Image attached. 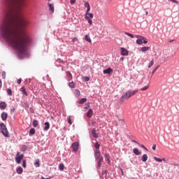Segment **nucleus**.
Instances as JSON below:
<instances>
[{
    "label": "nucleus",
    "instance_id": "59",
    "mask_svg": "<svg viewBox=\"0 0 179 179\" xmlns=\"http://www.w3.org/2000/svg\"><path fill=\"white\" fill-rule=\"evenodd\" d=\"M1 87H2V80H1V79H0V89H1Z\"/></svg>",
    "mask_w": 179,
    "mask_h": 179
},
{
    "label": "nucleus",
    "instance_id": "63",
    "mask_svg": "<svg viewBox=\"0 0 179 179\" xmlns=\"http://www.w3.org/2000/svg\"><path fill=\"white\" fill-rule=\"evenodd\" d=\"M145 15H146V16H148V15H149V12L146 11Z\"/></svg>",
    "mask_w": 179,
    "mask_h": 179
},
{
    "label": "nucleus",
    "instance_id": "38",
    "mask_svg": "<svg viewBox=\"0 0 179 179\" xmlns=\"http://www.w3.org/2000/svg\"><path fill=\"white\" fill-rule=\"evenodd\" d=\"M6 92H7L8 96H12V90H10V89H7V90H6Z\"/></svg>",
    "mask_w": 179,
    "mask_h": 179
},
{
    "label": "nucleus",
    "instance_id": "45",
    "mask_svg": "<svg viewBox=\"0 0 179 179\" xmlns=\"http://www.w3.org/2000/svg\"><path fill=\"white\" fill-rule=\"evenodd\" d=\"M95 148H96V149H99V148H100V144L98 143V142H96V143H95Z\"/></svg>",
    "mask_w": 179,
    "mask_h": 179
},
{
    "label": "nucleus",
    "instance_id": "5",
    "mask_svg": "<svg viewBox=\"0 0 179 179\" xmlns=\"http://www.w3.org/2000/svg\"><path fill=\"white\" fill-rule=\"evenodd\" d=\"M71 148H73V152H78V150H79V143H73L71 145Z\"/></svg>",
    "mask_w": 179,
    "mask_h": 179
},
{
    "label": "nucleus",
    "instance_id": "35",
    "mask_svg": "<svg viewBox=\"0 0 179 179\" xmlns=\"http://www.w3.org/2000/svg\"><path fill=\"white\" fill-rule=\"evenodd\" d=\"M149 89V85H147L143 88H141V92H145V90H148Z\"/></svg>",
    "mask_w": 179,
    "mask_h": 179
},
{
    "label": "nucleus",
    "instance_id": "7",
    "mask_svg": "<svg viewBox=\"0 0 179 179\" xmlns=\"http://www.w3.org/2000/svg\"><path fill=\"white\" fill-rule=\"evenodd\" d=\"M120 54L121 55L127 56L128 55V50L125 49L124 48H121L120 49Z\"/></svg>",
    "mask_w": 179,
    "mask_h": 179
},
{
    "label": "nucleus",
    "instance_id": "12",
    "mask_svg": "<svg viewBox=\"0 0 179 179\" xmlns=\"http://www.w3.org/2000/svg\"><path fill=\"white\" fill-rule=\"evenodd\" d=\"M154 160H155V162H158L159 163H162V162H166V159L165 158H157V157H154Z\"/></svg>",
    "mask_w": 179,
    "mask_h": 179
},
{
    "label": "nucleus",
    "instance_id": "19",
    "mask_svg": "<svg viewBox=\"0 0 179 179\" xmlns=\"http://www.w3.org/2000/svg\"><path fill=\"white\" fill-rule=\"evenodd\" d=\"M133 152L134 155H136L137 156H139V155H141V152H139V150H138V148H134L133 150Z\"/></svg>",
    "mask_w": 179,
    "mask_h": 179
},
{
    "label": "nucleus",
    "instance_id": "57",
    "mask_svg": "<svg viewBox=\"0 0 179 179\" xmlns=\"http://www.w3.org/2000/svg\"><path fill=\"white\" fill-rule=\"evenodd\" d=\"M169 1H171V2H173L174 3H178V1L176 0H169Z\"/></svg>",
    "mask_w": 179,
    "mask_h": 179
},
{
    "label": "nucleus",
    "instance_id": "33",
    "mask_svg": "<svg viewBox=\"0 0 179 179\" xmlns=\"http://www.w3.org/2000/svg\"><path fill=\"white\" fill-rule=\"evenodd\" d=\"M69 87H71L72 89H75V83L73 82H71L69 84Z\"/></svg>",
    "mask_w": 179,
    "mask_h": 179
},
{
    "label": "nucleus",
    "instance_id": "11",
    "mask_svg": "<svg viewBox=\"0 0 179 179\" xmlns=\"http://www.w3.org/2000/svg\"><path fill=\"white\" fill-rule=\"evenodd\" d=\"M92 116H93V110L89 109V110L87 113V117H88V118H92Z\"/></svg>",
    "mask_w": 179,
    "mask_h": 179
},
{
    "label": "nucleus",
    "instance_id": "52",
    "mask_svg": "<svg viewBox=\"0 0 179 179\" xmlns=\"http://www.w3.org/2000/svg\"><path fill=\"white\" fill-rule=\"evenodd\" d=\"M76 2V0H70V3L73 5V3H75Z\"/></svg>",
    "mask_w": 179,
    "mask_h": 179
},
{
    "label": "nucleus",
    "instance_id": "24",
    "mask_svg": "<svg viewBox=\"0 0 179 179\" xmlns=\"http://www.w3.org/2000/svg\"><path fill=\"white\" fill-rule=\"evenodd\" d=\"M35 167H40V159H36V162L34 163Z\"/></svg>",
    "mask_w": 179,
    "mask_h": 179
},
{
    "label": "nucleus",
    "instance_id": "49",
    "mask_svg": "<svg viewBox=\"0 0 179 179\" xmlns=\"http://www.w3.org/2000/svg\"><path fill=\"white\" fill-rule=\"evenodd\" d=\"M72 41L73 43H76V41H78V38H73Z\"/></svg>",
    "mask_w": 179,
    "mask_h": 179
},
{
    "label": "nucleus",
    "instance_id": "10",
    "mask_svg": "<svg viewBox=\"0 0 179 179\" xmlns=\"http://www.w3.org/2000/svg\"><path fill=\"white\" fill-rule=\"evenodd\" d=\"M92 135L93 138H99V134H97V131L94 129H93L92 131Z\"/></svg>",
    "mask_w": 179,
    "mask_h": 179
},
{
    "label": "nucleus",
    "instance_id": "41",
    "mask_svg": "<svg viewBox=\"0 0 179 179\" xmlns=\"http://www.w3.org/2000/svg\"><path fill=\"white\" fill-rule=\"evenodd\" d=\"M1 76H2L3 79H6V73L5 71H3L2 73H1Z\"/></svg>",
    "mask_w": 179,
    "mask_h": 179
},
{
    "label": "nucleus",
    "instance_id": "42",
    "mask_svg": "<svg viewBox=\"0 0 179 179\" xmlns=\"http://www.w3.org/2000/svg\"><path fill=\"white\" fill-rule=\"evenodd\" d=\"M68 122L70 125H72V119H71V116L68 117Z\"/></svg>",
    "mask_w": 179,
    "mask_h": 179
},
{
    "label": "nucleus",
    "instance_id": "58",
    "mask_svg": "<svg viewBox=\"0 0 179 179\" xmlns=\"http://www.w3.org/2000/svg\"><path fill=\"white\" fill-rule=\"evenodd\" d=\"M41 179H51V177H49V178H44L43 176H42Z\"/></svg>",
    "mask_w": 179,
    "mask_h": 179
},
{
    "label": "nucleus",
    "instance_id": "25",
    "mask_svg": "<svg viewBox=\"0 0 179 179\" xmlns=\"http://www.w3.org/2000/svg\"><path fill=\"white\" fill-rule=\"evenodd\" d=\"M136 43L139 45H142L143 44V41H142V38H140L139 39L136 40Z\"/></svg>",
    "mask_w": 179,
    "mask_h": 179
},
{
    "label": "nucleus",
    "instance_id": "30",
    "mask_svg": "<svg viewBox=\"0 0 179 179\" xmlns=\"http://www.w3.org/2000/svg\"><path fill=\"white\" fill-rule=\"evenodd\" d=\"M32 125H33V127H34V128L37 127V126L38 125V122H37V120H34L32 122Z\"/></svg>",
    "mask_w": 179,
    "mask_h": 179
},
{
    "label": "nucleus",
    "instance_id": "34",
    "mask_svg": "<svg viewBox=\"0 0 179 179\" xmlns=\"http://www.w3.org/2000/svg\"><path fill=\"white\" fill-rule=\"evenodd\" d=\"M154 64H155V60H152V61L149 63V64H148V68H152V66H153Z\"/></svg>",
    "mask_w": 179,
    "mask_h": 179
},
{
    "label": "nucleus",
    "instance_id": "29",
    "mask_svg": "<svg viewBox=\"0 0 179 179\" xmlns=\"http://www.w3.org/2000/svg\"><path fill=\"white\" fill-rule=\"evenodd\" d=\"M17 174H22V173H23V169L20 166V167L17 169Z\"/></svg>",
    "mask_w": 179,
    "mask_h": 179
},
{
    "label": "nucleus",
    "instance_id": "47",
    "mask_svg": "<svg viewBox=\"0 0 179 179\" xmlns=\"http://www.w3.org/2000/svg\"><path fill=\"white\" fill-rule=\"evenodd\" d=\"M90 107V103H85V108L87 109V108H89Z\"/></svg>",
    "mask_w": 179,
    "mask_h": 179
},
{
    "label": "nucleus",
    "instance_id": "21",
    "mask_svg": "<svg viewBox=\"0 0 179 179\" xmlns=\"http://www.w3.org/2000/svg\"><path fill=\"white\" fill-rule=\"evenodd\" d=\"M104 160V159L103 158V157H101L99 160L98 161V167H101V164L103 163V161Z\"/></svg>",
    "mask_w": 179,
    "mask_h": 179
},
{
    "label": "nucleus",
    "instance_id": "14",
    "mask_svg": "<svg viewBox=\"0 0 179 179\" xmlns=\"http://www.w3.org/2000/svg\"><path fill=\"white\" fill-rule=\"evenodd\" d=\"M138 90H135L133 91L129 90V93L130 94V96L132 97V96H135V94H136V93H138Z\"/></svg>",
    "mask_w": 179,
    "mask_h": 179
},
{
    "label": "nucleus",
    "instance_id": "27",
    "mask_svg": "<svg viewBox=\"0 0 179 179\" xmlns=\"http://www.w3.org/2000/svg\"><path fill=\"white\" fill-rule=\"evenodd\" d=\"M49 10H50L52 13H54V6L51 3L49 4Z\"/></svg>",
    "mask_w": 179,
    "mask_h": 179
},
{
    "label": "nucleus",
    "instance_id": "31",
    "mask_svg": "<svg viewBox=\"0 0 179 179\" xmlns=\"http://www.w3.org/2000/svg\"><path fill=\"white\" fill-rule=\"evenodd\" d=\"M64 169H65V165H64V164H61L59 166V169L60 170V171H64Z\"/></svg>",
    "mask_w": 179,
    "mask_h": 179
},
{
    "label": "nucleus",
    "instance_id": "6",
    "mask_svg": "<svg viewBox=\"0 0 179 179\" xmlns=\"http://www.w3.org/2000/svg\"><path fill=\"white\" fill-rule=\"evenodd\" d=\"M94 157L96 160L101 159V153L98 150H94Z\"/></svg>",
    "mask_w": 179,
    "mask_h": 179
},
{
    "label": "nucleus",
    "instance_id": "46",
    "mask_svg": "<svg viewBox=\"0 0 179 179\" xmlns=\"http://www.w3.org/2000/svg\"><path fill=\"white\" fill-rule=\"evenodd\" d=\"M84 6H85V8H89L90 6V4H89V2L86 1Z\"/></svg>",
    "mask_w": 179,
    "mask_h": 179
},
{
    "label": "nucleus",
    "instance_id": "50",
    "mask_svg": "<svg viewBox=\"0 0 179 179\" xmlns=\"http://www.w3.org/2000/svg\"><path fill=\"white\" fill-rule=\"evenodd\" d=\"M17 83H18V85H20V83H22V78L18 79Z\"/></svg>",
    "mask_w": 179,
    "mask_h": 179
},
{
    "label": "nucleus",
    "instance_id": "43",
    "mask_svg": "<svg viewBox=\"0 0 179 179\" xmlns=\"http://www.w3.org/2000/svg\"><path fill=\"white\" fill-rule=\"evenodd\" d=\"M160 66L159 65H158V66H157L155 68V69L152 71V75H153V73H155V72H156L157 71V69H159V67Z\"/></svg>",
    "mask_w": 179,
    "mask_h": 179
},
{
    "label": "nucleus",
    "instance_id": "2",
    "mask_svg": "<svg viewBox=\"0 0 179 179\" xmlns=\"http://www.w3.org/2000/svg\"><path fill=\"white\" fill-rule=\"evenodd\" d=\"M0 127L1 128V133L3 134V135L6 138H9V132H8V129H6V126L5 125V124L1 123L0 124Z\"/></svg>",
    "mask_w": 179,
    "mask_h": 179
},
{
    "label": "nucleus",
    "instance_id": "1",
    "mask_svg": "<svg viewBox=\"0 0 179 179\" xmlns=\"http://www.w3.org/2000/svg\"><path fill=\"white\" fill-rule=\"evenodd\" d=\"M15 2H17L20 8L24 6V0H5L8 8L1 31L11 47L17 50L19 54H24L30 43V36L24 29L29 22L27 18L15 10Z\"/></svg>",
    "mask_w": 179,
    "mask_h": 179
},
{
    "label": "nucleus",
    "instance_id": "18",
    "mask_svg": "<svg viewBox=\"0 0 179 179\" xmlns=\"http://www.w3.org/2000/svg\"><path fill=\"white\" fill-rule=\"evenodd\" d=\"M85 19L86 20H87L88 23L92 26V24H93V21L92 20V19H90V17L87 15H85Z\"/></svg>",
    "mask_w": 179,
    "mask_h": 179
},
{
    "label": "nucleus",
    "instance_id": "44",
    "mask_svg": "<svg viewBox=\"0 0 179 179\" xmlns=\"http://www.w3.org/2000/svg\"><path fill=\"white\" fill-rule=\"evenodd\" d=\"M26 166H27L26 159H24L22 162V167H24V169H26Z\"/></svg>",
    "mask_w": 179,
    "mask_h": 179
},
{
    "label": "nucleus",
    "instance_id": "37",
    "mask_svg": "<svg viewBox=\"0 0 179 179\" xmlns=\"http://www.w3.org/2000/svg\"><path fill=\"white\" fill-rule=\"evenodd\" d=\"M124 34H126V36H128L129 37H131V38H134V35L131 34H129L128 32H125Z\"/></svg>",
    "mask_w": 179,
    "mask_h": 179
},
{
    "label": "nucleus",
    "instance_id": "16",
    "mask_svg": "<svg viewBox=\"0 0 179 179\" xmlns=\"http://www.w3.org/2000/svg\"><path fill=\"white\" fill-rule=\"evenodd\" d=\"M44 131H48V129H50V122H46L44 123Z\"/></svg>",
    "mask_w": 179,
    "mask_h": 179
},
{
    "label": "nucleus",
    "instance_id": "4",
    "mask_svg": "<svg viewBox=\"0 0 179 179\" xmlns=\"http://www.w3.org/2000/svg\"><path fill=\"white\" fill-rule=\"evenodd\" d=\"M23 154L20 155V152H17L15 157V162L17 164H20L22 160H23Z\"/></svg>",
    "mask_w": 179,
    "mask_h": 179
},
{
    "label": "nucleus",
    "instance_id": "39",
    "mask_svg": "<svg viewBox=\"0 0 179 179\" xmlns=\"http://www.w3.org/2000/svg\"><path fill=\"white\" fill-rule=\"evenodd\" d=\"M75 94H76V96H80V91H79V90H75Z\"/></svg>",
    "mask_w": 179,
    "mask_h": 179
},
{
    "label": "nucleus",
    "instance_id": "3",
    "mask_svg": "<svg viewBox=\"0 0 179 179\" xmlns=\"http://www.w3.org/2000/svg\"><path fill=\"white\" fill-rule=\"evenodd\" d=\"M129 99H131V94H129V91H127L124 94H123L120 99V101H122V103H124L125 100H128Z\"/></svg>",
    "mask_w": 179,
    "mask_h": 179
},
{
    "label": "nucleus",
    "instance_id": "17",
    "mask_svg": "<svg viewBox=\"0 0 179 179\" xmlns=\"http://www.w3.org/2000/svg\"><path fill=\"white\" fill-rule=\"evenodd\" d=\"M0 108H1V110H5V108H6V103L1 102L0 103Z\"/></svg>",
    "mask_w": 179,
    "mask_h": 179
},
{
    "label": "nucleus",
    "instance_id": "22",
    "mask_svg": "<svg viewBox=\"0 0 179 179\" xmlns=\"http://www.w3.org/2000/svg\"><path fill=\"white\" fill-rule=\"evenodd\" d=\"M87 101V99L83 98L79 101V104H83L84 103H86Z\"/></svg>",
    "mask_w": 179,
    "mask_h": 179
},
{
    "label": "nucleus",
    "instance_id": "15",
    "mask_svg": "<svg viewBox=\"0 0 179 179\" xmlns=\"http://www.w3.org/2000/svg\"><path fill=\"white\" fill-rule=\"evenodd\" d=\"M149 50H150V47H143L140 49V51L141 52H145L146 51H149Z\"/></svg>",
    "mask_w": 179,
    "mask_h": 179
},
{
    "label": "nucleus",
    "instance_id": "61",
    "mask_svg": "<svg viewBox=\"0 0 179 179\" xmlns=\"http://www.w3.org/2000/svg\"><path fill=\"white\" fill-rule=\"evenodd\" d=\"M136 38H138V39H139V38H141V37H142V36H136Z\"/></svg>",
    "mask_w": 179,
    "mask_h": 179
},
{
    "label": "nucleus",
    "instance_id": "9",
    "mask_svg": "<svg viewBox=\"0 0 179 179\" xmlns=\"http://www.w3.org/2000/svg\"><path fill=\"white\" fill-rule=\"evenodd\" d=\"M1 120L3 121H6L8 120V113L6 112H3L1 113Z\"/></svg>",
    "mask_w": 179,
    "mask_h": 179
},
{
    "label": "nucleus",
    "instance_id": "48",
    "mask_svg": "<svg viewBox=\"0 0 179 179\" xmlns=\"http://www.w3.org/2000/svg\"><path fill=\"white\" fill-rule=\"evenodd\" d=\"M84 79L85 82H89L90 80V78L89 77H85Z\"/></svg>",
    "mask_w": 179,
    "mask_h": 179
},
{
    "label": "nucleus",
    "instance_id": "51",
    "mask_svg": "<svg viewBox=\"0 0 179 179\" xmlns=\"http://www.w3.org/2000/svg\"><path fill=\"white\" fill-rule=\"evenodd\" d=\"M138 145H139V146H141V148H143V149H145V150H148L146 149V148L145 147V145H141V144H138Z\"/></svg>",
    "mask_w": 179,
    "mask_h": 179
},
{
    "label": "nucleus",
    "instance_id": "8",
    "mask_svg": "<svg viewBox=\"0 0 179 179\" xmlns=\"http://www.w3.org/2000/svg\"><path fill=\"white\" fill-rule=\"evenodd\" d=\"M105 160H107L108 164H111V159H110V154H108V153L105 154Z\"/></svg>",
    "mask_w": 179,
    "mask_h": 179
},
{
    "label": "nucleus",
    "instance_id": "28",
    "mask_svg": "<svg viewBox=\"0 0 179 179\" xmlns=\"http://www.w3.org/2000/svg\"><path fill=\"white\" fill-rule=\"evenodd\" d=\"M141 38L143 41V44H148V40L146 39V38L143 36H141Z\"/></svg>",
    "mask_w": 179,
    "mask_h": 179
},
{
    "label": "nucleus",
    "instance_id": "26",
    "mask_svg": "<svg viewBox=\"0 0 179 179\" xmlns=\"http://www.w3.org/2000/svg\"><path fill=\"white\" fill-rule=\"evenodd\" d=\"M21 92L22 94H25V96H27V92H26V88H24V87H22Z\"/></svg>",
    "mask_w": 179,
    "mask_h": 179
},
{
    "label": "nucleus",
    "instance_id": "62",
    "mask_svg": "<svg viewBox=\"0 0 179 179\" xmlns=\"http://www.w3.org/2000/svg\"><path fill=\"white\" fill-rule=\"evenodd\" d=\"M120 61H124V57H121V58L120 59Z\"/></svg>",
    "mask_w": 179,
    "mask_h": 179
},
{
    "label": "nucleus",
    "instance_id": "36",
    "mask_svg": "<svg viewBox=\"0 0 179 179\" xmlns=\"http://www.w3.org/2000/svg\"><path fill=\"white\" fill-rule=\"evenodd\" d=\"M29 134H31V135H34L36 134V129H31L29 131Z\"/></svg>",
    "mask_w": 179,
    "mask_h": 179
},
{
    "label": "nucleus",
    "instance_id": "40",
    "mask_svg": "<svg viewBox=\"0 0 179 179\" xmlns=\"http://www.w3.org/2000/svg\"><path fill=\"white\" fill-rule=\"evenodd\" d=\"M66 75L70 79H72V74L71 73V72L67 71Z\"/></svg>",
    "mask_w": 179,
    "mask_h": 179
},
{
    "label": "nucleus",
    "instance_id": "20",
    "mask_svg": "<svg viewBox=\"0 0 179 179\" xmlns=\"http://www.w3.org/2000/svg\"><path fill=\"white\" fill-rule=\"evenodd\" d=\"M142 162H147L148 161V155L144 154L141 158Z\"/></svg>",
    "mask_w": 179,
    "mask_h": 179
},
{
    "label": "nucleus",
    "instance_id": "54",
    "mask_svg": "<svg viewBox=\"0 0 179 179\" xmlns=\"http://www.w3.org/2000/svg\"><path fill=\"white\" fill-rule=\"evenodd\" d=\"M87 12L86 13H89V12H90V7H87Z\"/></svg>",
    "mask_w": 179,
    "mask_h": 179
},
{
    "label": "nucleus",
    "instance_id": "23",
    "mask_svg": "<svg viewBox=\"0 0 179 179\" xmlns=\"http://www.w3.org/2000/svg\"><path fill=\"white\" fill-rule=\"evenodd\" d=\"M85 39L88 43H92V39L90 38V36H89V35H85Z\"/></svg>",
    "mask_w": 179,
    "mask_h": 179
},
{
    "label": "nucleus",
    "instance_id": "60",
    "mask_svg": "<svg viewBox=\"0 0 179 179\" xmlns=\"http://www.w3.org/2000/svg\"><path fill=\"white\" fill-rule=\"evenodd\" d=\"M133 142L134 143H137V145H139V143H138L136 141H135V140H133Z\"/></svg>",
    "mask_w": 179,
    "mask_h": 179
},
{
    "label": "nucleus",
    "instance_id": "13",
    "mask_svg": "<svg viewBox=\"0 0 179 179\" xmlns=\"http://www.w3.org/2000/svg\"><path fill=\"white\" fill-rule=\"evenodd\" d=\"M111 72H113V69L111 68H108L106 70H103V73L105 74H108V75H110V73H111Z\"/></svg>",
    "mask_w": 179,
    "mask_h": 179
},
{
    "label": "nucleus",
    "instance_id": "56",
    "mask_svg": "<svg viewBox=\"0 0 179 179\" xmlns=\"http://www.w3.org/2000/svg\"><path fill=\"white\" fill-rule=\"evenodd\" d=\"M152 150H156V144H154L152 146Z\"/></svg>",
    "mask_w": 179,
    "mask_h": 179
},
{
    "label": "nucleus",
    "instance_id": "32",
    "mask_svg": "<svg viewBox=\"0 0 179 179\" xmlns=\"http://www.w3.org/2000/svg\"><path fill=\"white\" fill-rule=\"evenodd\" d=\"M85 16H88L89 17H90V19H93V13H86Z\"/></svg>",
    "mask_w": 179,
    "mask_h": 179
},
{
    "label": "nucleus",
    "instance_id": "53",
    "mask_svg": "<svg viewBox=\"0 0 179 179\" xmlns=\"http://www.w3.org/2000/svg\"><path fill=\"white\" fill-rule=\"evenodd\" d=\"M91 124H92V125L93 127H95V125H96V122L92 121Z\"/></svg>",
    "mask_w": 179,
    "mask_h": 179
},
{
    "label": "nucleus",
    "instance_id": "55",
    "mask_svg": "<svg viewBox=\"0 0 179 179\" xmlns=\"http://www.w3.org/2000/svg\"><path fill=\"white\" fill-rule=\"evenodd\" d=\"M119 121L124 124V119H120Z\"/></svg>",
    "mask_w": 179,
    "mask_h": 179
}]
</instances>
